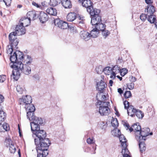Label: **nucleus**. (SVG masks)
Wrapping results in <instances>:
<instances>
[{
	"label": "nucleus",
	"instance_id": "obj_1",
	"mask_svg": "<svg viewBox=\"0 0 157 157\" xmlns=\"http://www.w3.org/2000/svg\"><path fill=\"white\" fill-rule=\"evenodd\" d=\"M33 133L32 136L34 138L35 144L36 145V149H44V148H48L51 144L48 138H46V132L43 130H38Z\"/></svg>",
	"mask_w": 157,
	"mask_h": 157
},
{
	"label": "nucleus",
	"instance_id": "obj_2",
	"mask_svg": "<svg viewBox=\"0 0 157 157\" xmlns=\"http://www.w3.org/2000/svg\"><path fill=\"white\" fill-rule=\"evenodd\" d=\"M12 66L15 69L13 71V78L16 80H17L20 77L21 72L26 75L31 73V66L24 64L21 62L15 63Z\"/></svg>",
	"mask_w": 157,
	"mask_h": 157
},
{
	"label": "nucleus",
	"instance_id": "obj_3",
	"mask_svg": "<svg viewBox=\"0 0 157 157\" xmlns=\"http://www.w3.org/2000/svg\"><path fill=\"white\" fill-rule=\"evenodd\" d=\"M109 102H98L96 105H99V113L101 116L108 115L110 113V111L109 108Z\"/></svg>",
	"mask_w": 157,
	"mask_h": 157
},
{
	"label": "nucleus",
	"instance_id": "obj_4",
	"mask_svg": "<svg viewBox=\"0 0 157 157\" xmlns=\"http://www.w3.org/2000/svg\"><path fill=\"white\" fill-rule=\"evenodd\" d=\"M31 97L28 95L23 96L19 100V103L20 105H25V108L26 107H30L31 105H33L31 104L32 102Z\"/></svg>",
	"mask_w": 157,
	"mask_h": 157
},
{
	"label": "nucleus",
	"instance_id": "obj_5",
	"mask_svg": "<svg viewBox=\"0 0 157 157\" xmlns=\"http://www.w3.org/2000/svg\"><path fill=\"white\" fill-rule=\"evenodd\" d=\"M13 33H11L9 35V40L10 45L12 46V48L16 49H17V46L18 44L19 41L17 38V36L14 35Z\"/></svg>",
	"mask_w": 157,
	"mask_h": 157
},
{
	"label": "nucleus",
	"instance_id": "obj_6",
	"mask_svg": "<svg viewBox=\"0 0 157 157\" xmlns=\"http://www.w3.org/2000/svg\"><path fill=\"white\" fill-rule=\"evenodd\" d=\"M124 108L127 109V112L128 115L132 117H134L136 110V109L134 108L132 105H129V102L125 101L124 102Z\"/></svg>",
	"mask_w": 157,
	"mask_h": 157
},
{
	"label": "nucleus",
	"instance_id": "obj_7",
	"mask_svg": "<svg viewBox=\"0 0 157 157\" xmlns=\"http://www.w3.org/2000/svg\"><path fill=\"white\" fill-rule=\"evenodd\" d=\"M141 127L139 123H136L132 125L131 128H129V131L131 132L132 131L135 132L136 140H138L140 138L139 136L140 135V131Z\"/></svg>",
	"mask_w": 157,
	"mask_h": 157
},
{
	"label": "nucleus",
	"instance_id": "obj_8",
	"mask_svg": "<svg viewBox=\"0 0 157 157\" xmlns=\"http://www.w3.org/2000/svg\"><path fill=\"white\" fill-rule=\"evenodd\" d=\"M27 113V117L29 120L32 121L36 117L34 115V112L35 108L34 105H31L30 107H26L25 109Z\"/></svg>",
	"mask_w": 157,
	"mask_h": 157
},
{
	"label": "nucleus",
	"instance_id": "obj_9",
	"mask_svg": "<svg viewBox=\"0 0 157 157\" xmlns=\"http://www.w3.org/2000/svg\"><path fill=\"white\" fill-rule=\"evenodd\" d=\"M54 23L55 25L61 29H66L68 27V24L66 21L57 19L54 20Z\"/></svg>",
	"mask_w": 157,
	"mask_h": 157
},
{
	"label": "nucleus",
	"instance_id": "obj_10",
	"mask_svg": "<svg viewBox=\"0 0 157 157\" xmlns=\"http://www.w3.org/2000/svg\"><path fill=\"white\" fill-rule=\"evenodd\" d=\"M12 33H14V35L17 36L24 34L25 33V28L23 25L18 24L16 26L15 31Z\"/></svg>",
	"mask_w": 157,
	"mask_h": 157
},
{
	"label": "nucleus",
	"instance_id": "obj_11",
	"mask_svg": "<svg viewBox=\"0 0 157 157\" xmlns=\"http://www.w3.org/2000/svg\"><path fill=\"white\" fill-rule=\"evenodd\" d=\"M39 14V12L33 10L28 12L27 14V16L30 20H34L38 18Z\"/></svg>",
	"mask_w": 157,
	"mask_h": 157
},
{
	"label": "nucleus",
	"instance_id": "obj_12",
	"mask_svg": "<svg viewBox=\"0 0 157 157\" xmlns=\"http://www.w3.org/2000/svg\"><path fill=\"white\" fill-rule=\"evenodd\" d=\"M150 130L149 128H147L141 129L140 131V135L139 136L140 138L138 140L146 139V137L149 135Z\"/></svg>",
	"mask_w": 157,
	"mask_h": 157
},
{
	"label": "nucleus",
	"instance_id": "obj_13",
	"mask_svg": "<svg viewBox=\"0 0 157 157\" xmlns=\"http://www.w3.org/2000/svg\"><path fill=\"white\" fill-rule=\"evenodd\" d=\"M107 84L105 82L102 80H101L99 82H98L96 84V89L97 90L102 92L105 88L106 87Z\"/></svg>",
	"mask_w": 157,
	"mask_h": 157
},
{
	"label": "nucleus",
	"instance_id": "obj_14",
	"mask_svg": "<svg viewBox=\"0 0 157 157\" xmlns=\"http://www.w3.org/2000/svg\"><path fill=\"white\" fill-rule=\"evenodd\" d=\"M48 149L44 148V150L36 149L37 153V157H46L48 153Z\"/></svg>",
	"mask_w": 157,
	"mask_h": 157
},
{
	"label": "nucleus",
	"instance_id": "obj_15",
	"mask_svg": "<svg viewBox=\"0 0 157 157\" xmlns=\"http://www.w3.org/2000/svg\"><path fill=\"white\" fill-rule=\"evenodd\" d=\"M101 21V17L99 15H96L91 17V23L92 25L95 26L97 25L98 23Z\"/></svg>",
	"mask_w": 157,
	"mask_h": 157
},
{
	"label": "nucleus",
	"instance_id": "obj_16",
	"mask_svg": "<svg viewBox=\"0 0 157 157\" xmlns=\"http://www.w3.org/2000/svg\"><path fill=\"white\" fill-rule=\"evenodd\" d=\"M87 12L90 14L91 17L95 16L96 15H99L100 10L96 8H94L93 6L89 8H88L87 10Z\"/></svg>",
	"mask_w": 157,
	"mask_h": 157
},
{
	"label": "nucleus",
	"instance_id": "obj_17",
	"mask_svg": "<svg viewBox=\"0 0 157 157\" xmlns=\"http://www.w3.org/2000/svg\"><path fill=\"white\" fill-rule=\"evenodd\" d=\"M80 36L81 38L85 41L88 40L90 38V33L86 31H81L80 33Z\"/></svg>",
	"mask_w": 157,
	"mask_h": 157
},
{
	"label": "nucleus",
	"instance_id": "obj_18",
	"mask_svg": "<svg viewBox=\"0 0 157 157\" xmlns=\"http://www.w3.org/2000/svg\"><path fill=\"white\" fill-rule=\"evenodd\" d=\"M17 55L16 54V51L13 53V55H11L10 57V60L11 61V63H10V67L13 68V69H15L14 67H13L11 65H13L15 63H18L19 62H21V61H17Z\"/></svg>",
	"mask_w": 157,
	"mask_h": 157
},
{
	"label": "nucleus",
	"instance_id": "obj_19",
	"mask_svg": "<svg viewBox=\"0 0 157 157\" xmlns=\"http://www.w3.org/2000/svg\"><path fill=\"white\" fill-rule=\"evenodd\" d=\"M40 16H38L39 20L42 23H44L47 21L48 17L47 13L43 12H39Z\"/></svg>",
	"mask_w": 157,
	"mask_h": 157
},
{
	"label": "nucleus",
	"instance_id": "obj_20",
	"mask_svg": "<svg viewBox=\"0 0 157 157\" xmlns=\"http://www.w3.org/2000/svg\"><path fill=\"white\" fill-rule=\"evenodd\" d=\"M31 20L28 18L24 17L22 18L20 21V24L23 26L24 27L29 25L30 23Z\"/></svg>",
	"mask_w": 157,
	"mask_h": 157
},
{
	"label": "nucleus",
	"instance_id": "obj_21",
	"mask_svg": "<svg viewBox=\"0 0 157 157\" xmlns=\"http://www.w3.org/2000/svg\"><path fill=\"white\" fill-rule=\"evenodd\" d=\"M145 140L146 139H140L139 140H137L139 142V144L140 151L142 153L144 151L146 148L145 144L144 143Z\"/></svg>",
	"mask_w": 157,
	"mask_h": 157
},
{
	"label": "nucleus",
	"instance_id": "obj_22",
	"mask_svg": "<svg viewBox=\"0 0 157 157\" xmlns=\"http://www.w3.org/2000/svg\"><path fill=\"white\" fill-rule=\"evenodd\" d=\"M118 137H119L120 142L121 143L122 148L127 147L128 145L127 141L124 135L121 134V135Z\"/></svg>",
	"mask_w": 157,
	"mask_h": 157
},
{
	"label": "nucleus",
	"instance_id": "obj_23",
	"mask_svg": "<svg viewBox=\"0 0 157 157\" xmlns=\"http://www.w3.org/2000/svg\"><path fill=\"white\" fill-rule=\"evenodd\" d=\"M155 11L154 7L151 5H148L145 10V12L147 13V15H153Z\"/></svg>",
	"mask_w": 157,
	"mask_h": 157
},
{
	"label": "nucleus",
	"instance_id": "obj_24",
	"mask_svg": "<svg viewBox=\"0 0 157 157\" xmlns=\"http://www.w3.org/2000/svg\"><path fill=\"white\" fill-rule=\"evenodd\" d=\"M82 5L83 7L86 8L87 10L89 7L90 8L93 6V3L90 0H82Z\"/></svg>",
	"mask_w": 157,
	"mask_h": 157
},
{
	"label": "nucleus",
	"instance_id": "obj_25",
	"mask_svg": "<svg viewBox=\"0 0 157 157\" xmlns=\"http://www.w3.org/2000/svg\"><path fill=\"white\" fill-rule=\"evenodd\" d=\"M31 127V130L32 132L33 133L36 132L38 130H40V125L34 123L32 122H31L30 123Z\"/></svg>",
	"mask_w": 157,
	"mask_h": 157
},
{
	"label": "nucleus",
	"instance_id": "obj_26",
	"mask_svg": "<svg viewBox=\"0 0 157 157\" xmlns=\"http://www.w3.org/2000/svg\"><path fill=\"white\" fill-rule=\"evenodd\" d=\"M61 2L63 6L65 8H70L71 7V2L69 0H63Z\"/></svg>",
	"mask_w": 157,
	"mask_h": 157
},
{
	"label": "nucleus",
	"instance_id": "obj_27",
	"mask_svg": "<svg viewBox=\"0 0 157 157\" xmlns=\"http://www.w3.org/2000/svg\"><path fill=\"white\" fill-rule=\"evenodd\" d=\"M124 69L125 71V68H123L121 69L120 67H119L118 65H115L113 67H112V70L113 72H114L116 74L119 73H121V74L122 75V71Z\"/></svg>",
	"mask_w": 157,
	"mask_h": 157
},
{
	"label": "nucleus",
	"instance_id": "obj_28",
	"mask_svg": "<svg viewBox=\"0 0 157 157\" xmlns=\"http://www.w3.org/2000/svg\"><path fill=\"white\" fill-rule=\"evenodd\" d=\"M76 18V14L75 13H69L67 16V20L68 21H72Z\"/></svg>",
	"mask_w": 157,
	"mask_h": 157
},
{
	"label": "nucleus",
	"instance_id": "obj_29",
	"mask_svg": "<svg viewBox=\"0 0 157 157\" xmlns=\"http://www.w3.org/2000/svg\"><path fill=\"white\" fill-rule=\"evenodd\" d=\"M46 12L51 15L56 16L57 14V11L53 8H48L46 10Z\"/></svg>",
	"mask_w": 157,
	"mask_h": 157
},
{
	"label": "nucleus",
	"instance_id": "obj_30",
	"mask_svg": "<svg viewBox=\"0 0 157 157\" xmlns=\"http://www.w3.org/2000/svg\"><path fill=\"white\" fill-rule=\"evenodd\" d=\"M93 29L90 32V37L96 38L98 36V34L99 33V31L96 29L94 27H93Z\"/></svg>",
	"mask_w": 157,
	"mask_h": 157
},
{
	"label": "nucleus",
	"instance_id": "obj_31",
	"mask_svg": "<svg viewBox=\"0 0 157 157\" xmlns=\"http://www.w3.org/2000/svg\"><path fill=\"white\" fill-rule=\"evenodd\" d=\"M105 25L102 24L101 23V22H99V23H98L97 25H96L94 26V27H95L98 31H102L105 29Z\"/></svg>",
	"mask_w": 157,
	"mask_h": 157
},
{
	"label": "nucleus",
	"instance_id": "obj_32",
	"mask_svg": "<svg viewBox=\"0 0 157 157\" xmlns=\"http://www.w3.org/2000/svg\"><path fill=\"white\" fill-rule=\"evenodd\" d=\"M9 129V127L8 124L6 123H4L2 125L1 123H0V131L3 132V130L6 131H7Z\"/></svg>",
	"mask_w": 157,
	"mask_h": 157
},
{
	"label": "nucleus",
	"instance_id": "obj_33",
	"mask_svg": "<svg viewBox=\"0 0 157 157\" xmlns=\"http://www.w3.org/2000/svg\"><path fill=\"white\" fill-rule=\"evenodd\" d=\"M33 61V59L29 55L27 56L26 59L24 61V64H26L27 66L29 65L30 66H31L32 65L31 64V63Z\"/></svg>",
	"mask_w": 157,
	"mask_h": 157
},
{
	"label": "nucleus",
	"instance_id": "obj_34",
	"mask_svg": "<svg viewBox=\"0 0 157 157\" xmlns=\"http://www.w3.org/2000/svg\"><path fill=\"white\" fill-rule=\"evenodd\" d=\"M33 123L41 125L43 124V120L40 117H35L32 120Z\"/></svg>",
	"mask_w": 157,
	"mask_h": 157
},
{
	"label": "nucleus",
	"instance_id": "obj_35",
	"mask_svg": "<svg viewBox=\"0 0 157 157\" xmlns=\"http://www.w3.org/2000/svg\"><path fill=\"white\" fill-rule=\"evenodd\" d=\"M121 153L123 155V157H131L129 155V152L127 147L122 148Z\"/></svg>",
	"mask_w": 157,
	"mask_h": 157
},
{
	"label": "nucleus",
	"instance_id": "obj_36",
	"mask_svg": "<svg viewBox=\"0 0 157 157\" xmlns=\"http://www.w3.org/2000/svg\"><path fill=\"white\" fill-rule=\"evenodd\" d=\"M148 18L147 20L151 23H154L156 20V16L153 15H148Z\"/></svg>",
	"mask_w": 157,
	"mask_h": 157
},
{
	"label": "nucleus",
	"instance_id": "obj_37",
	"mask_svg": "<svg viewBox=\"0 0 157 157\" xmlns=\"http://www.w3.org/2000/svg\"><path fill=\"white\" fill-rule=\"evenodd\" d=\"M16 54H17V61H20L22 60L23 59V55L22 52L19 51H16Z\"/></svg>",
	"mask_w": 157,
	"mask_h": 157
},
{
	"label": "nucleus",
	"instance_id": "obj_38",
	"mask_svg": "<svg viewBox=\"0 0 157 157\" xmlns=\"http://www.w3.org/2000/svg\"><path fill=\"white\" fill-rule=\"evenodd\" d=\"M103 72L106 75H109L113 72L112 67H107L104 68Z\"/></svg>",
	"mask_w": 157,
	"mask_h": 157
},
{
	"label": "nucleus",
	"instance_id": "obj_39",
	"mask_svg": "<svg viewBox=\"0 0 157 157\" xmlns=\"http://www.w3.org/2000/svg\"><path fill=\"white\" fill-rule=\"evenodd\" d=\"M135 115L138 118L142 119L144 116V114L139 109H137Z\"/></svg>",
	"mask_w": 157,
	"mask_h": 157
},
{
	"label": "nucleus",
	"instance_id": "obj_40",
	"mask_svg": "<svg viewBox=\"0 0 157 157\" xmlns=\"http://www.w3.org/2000/svg\"><path fill=\"white\" fill-rule=\"evenodd\" d=\"M112 133L113 136L118 137L121 135V132L119 129L116 128L112 131Z\"/></svg>",
	"mask_w": 157,
	"mask_h": 157
},
{
	"label": "nucleus",
	"instance_id": "obj_41",
	"mask_svg": "<svg viewBox=\"0 0 157 157\" xmlns=\"http://www.w3.org/2000/svg\"><path fill=\"white\" fill-rule=\"evenodd\" d=\"M61 2V0H50V4L51 6H55L60 4Z\"/></svg>",
	"mask_w": 157,
	"mask_h": 157
},
{
	"label": "nucleus",
	"instance_id": "obj_42",
	"mask_svg": "<svg viewBox=\"0 0 157 157\" xmlns=\"http://www.w3.org/2000/svg\"><path fill=\"white\" fill-rule=\"evenodd\" d=\"M6 114L3 110H0V121H3L6 119Z\"/></svg>",
	"mask_w": 157,
	"mask_h": 157
},
{
	"label": "nucleus",
	"instance_id": "obj_43",
	"mask_svg": "<svg viewBox=\"0 0 157 157\" xmlns=\"http://www.w3.org/2000/svg\"><path fill=\"white\" fill-rule=\"evenodd\" d=\"M102 35L104 38L105 39L110 34V32L108 30L105 29L101 31Z\"/></svg>",
	"mask_w": 157,
	"mask_h": 157
},
{
	"label": "nucleus",
	"instance_id": "obj_44",
	"mask_svg": "<svg viewBox=\"0 0 157 157\" xmlns=\"http://www.w3.org/2000/svg\"><path fill=\"white\" fill-rule=\"evenodd\" d=\"M9 151L11 153L14 154L16 150V148L14 146V144H11V145L9 146Z\"/></svg>",
	"mask_w": 157,
	"mask_h": 157
},
{
	"label": "nucleus",
	"instance_id": "obj_45",
	"mask_svg": "<svg viewBox=\"0 0 157 157\" xmlns=\"http://www.w3.org/2000/svg\"><path fill=\"white\" fill-rule=\"evenodd\" d=\"M68 28L70 29L71 32L72 33L74 34L77 33V31L75 27L68 25Z\"/></svg>",
	"mask_w": 157,
	"mask_h": 157
},
{
	"label": "nucleus",
	"instance_id": "obj_46",
	"mask_svg": "<svg viewBox=\"0 0 157 157\" xmlns=\"http://www.w3.org/2000/svg\"><path fill=\"white\" fill-rule=\"evenodd\" d=\"M16 49L14 48H12V46L10 45H9L7 46V53L11 55L12 54L13 50V49Z\"/></svg>",
	"mask_w": 157,
	"mask_h": 157
},
{
	"label": "nucleus",
	"instance_id": "obj_47",
	"mask_svg": "<svg viewBox=\"0 0 157 157\" xmlns=\"http://www.w3.org/2000/svg\"><path fill=\"white\" fill-rule=\"evenodd\" d=\"M111 124L113 126L117 128L118 126L117 120L116 118L113 119L111 121Z\"/></svg>",
	"mask_w": 157,
	"mask_h": 157
},
{
	"label": "nucleus",
	"instance_id": "obj_48",
	"mask_svg": "<svg viewBox=\"0 0 157 157\" xmlns=\"http://www.w3.org/2000/svg\"><path fill=\"white\" fill-rule=\"evenodd\" d=\"M5 142L6 143V146L7 147L10 146L11 144H13V143L11 140V139L9 138H6V140Z\"/></svg>",
	"mask_w": 157,
	"mask_h": 157
},
{
	"label": "nucleus",
	"instance_id": "obj_49",
	"mask_svg": "<svg viewBox=\"0 0 157 157\" xmlns=\"http://www.w3.org/2000/svg\"><path fill=\"white\" fill-rule=\"evenodd\" d=\"M132 94L130 91H126L124 94V96L126 98H128L131 97Z\"/></svg>",
	"mask_w": 157,
	"mask_h": 157
},
{
	"label": "nucleus",
	"instance_id": "obj_50",
	"mask_svg": "<svg viewBox=\"0 0 157 157\" xmlns=\"http://www.w3.org/2000/svg\"><path fill=\"white\" fill-rule=\"evenodd\" d=\"M86 142L89 144H92L95 143V141L94 138H89L87 139Z\"/></svg>",
	"mask_w": 157,
	"mask_h": 157
},
{
	"label": "nucleus",
	"instance_id": "obj_51",
	"mask_svg": "<svg viewBox=\"0 0 157 157\" xmlns=\"http://www.w3.org/2000/svg\"><path fill=\"white\" fill-rule=\"evenodd\" d=\"M146 14L144 13H142L140 16V18L141 21H144L146 19H147V16Z\"/></svg>",
	"mask_w": 157,
	"mask_h": 157
},
{
	"label": "nucleus",
	"instance_id": "obj_52",
	"mask_svg": "<svg viewBox=\"0 0 157 157\" xmlns=\"http://www.w3.org/2000/svg\"><path fill=\"white\" fill-rule=\"evenodd\" d=\"M127 87L130 90H132L134 88V84L133 82L127 84Z\"/></svg>",
	"mask_w": 157,
	"mask_h": 157
},
{
	"label": "nucleus",
	"instance_id": "obj_53",
	"mask_svg": "<svg viewBox=\"0 0 157 157\" xmlns=\"http://www.w3.org/2000/svg\"><path fill=\"white\" fill-rule=\"evenodd\" d=\"M16 89L17 91L20 94H21L23 90V88L20 85L17 86L16 87Z\"/></svg>",
	"mask_w": 157,
	"mask_h": 157
},
{
	"label": "nucleus",
	"instance_id": "obj_54",
	"mask_svg": "<svg viewBox=\"0 0 157 157\" xmlns=\"http://www.w3.org/2000/svg\"><path fill=\"white\" fill-rule=\"evenodd\" d=\"M32 5L33 6L37 8L40 9V8H42V7L40 6V5L38 3L34 1H33L32 2Z\"/></svg>",
	"mask_w": 157,
	"mask_h": 157
},
{
	"label": "nucleus",
	"instance_id": "obj_55",
	"mask_svg": "<svg viewBox=\"0 0 157 157\" xmlns=\"http://www.w3.org/2000/svg\"><path fill=\"white\" fill-rule=\"evenodd\" d=\"M6 78V76L5 75H0V82H3L5 80Z\"/></svg>",
	"mask_w": 157,
	"mask_h": 157
},
{
	"label": "nucleus",
	"instance_id": "obj_56",
	"mask_svg": "<svg viewBox=\"0 0 157 157\" xmlns=\"http://www.w3.org/2000/svg\"><path fill=\"white\" fill-rule=\"evenodd\" d=\"M102 92L101 94V98H100V99L101 100H100L99 101H98V102H100L101 101H105V100L106 98V97L105 95H103L102 94Z\"/></svg>",
	"mask_w": 157,
	"mask_h": 157
},
{
	"label": "nucleus",
	"instance_id": "obj_57",
	"mask_svg": "<svg viewBox=\"0 0 157 157\" xmlns=\"http://www.w3.org/2000/svg\"><path fill=\"white\" fill-rule=\"evenodd\" d=\"M47 2H41V5H40L41 6L42 8H40V9L43 10L44 9L45 7L47 6Z\"/></svg>",
	"mask_w": 157,
	"mask_h": 157
},
{
	"label": "nucleus",
	"instance_id": "obj_58",
	"mask_svg": "<svg viewBox=\"0 0 157 157\" xmlns=\"http://www.w3.org/2000/svg\"><path fill=\"white\" fill-rule=\"evenodd\" d=\"M3 2L7 6H10L11 3V0H3Z\"/></svg>",
	"mask_w": 157,
	"mask_h": 157
},
{
	"label": "nucleus",
	"instance_id": "obj_59",
	"mask_svg": "<svg viewBox=\"0 0 157 157\" xmlns=\"http://www.w3.org/2000/svg\"><path fill=\"white\" fill-rule=\"evenodd\" d=\"M102 92H100L98 93L96 95V99L98 100V101H99L100 100L99 99H100L101 98V94Z\"/></svg>",
	"mask_w": 157,
	"mask_h": 157
},
{
	"label": "nucleus",
	"instance_id": "obj_60",
	"mask_svg": "<svg viewBox=\"0 0 157 157\" xmlns=\"http://www.w3.org/2000/svg\"><path fill=\"white\" fill-rule=\"evenodd\" d=\"M33 77L35 79V80L36 81H39L40 79V77L37 74H35L33 75Z\"/></svg>",
	"mask_w": 157,
	"mask_h": 157
},
{
	"label": "nucleus",
	"instance_id": "obj_61",
	"mask_svg": "<svg viewBox=\"0 0 157 157\" xmlns=\"http://www.w3.org/2000/svg\"><path fill=\"white\" fill-rule=\"evenodd\" d=\"M116 73L114 72H112L110 74V78L113 79H114L116 78Z\"/></svg>",
	"mask_w": 157,
	"mask_h": 157
},
{
	"label": "nucleus",
	"instance_id": "obj_62",
	"mask_svg": "<svg viewBox=\"0 0 157 157\" xmlns=\"http://www.w3.org/2000/svg\"><path fill=\"white\" fill-rule=\"evenodd\" d=\"M136 79V78L135 77L132 76L130 78V80L132 82H135Z\"/></svg>",
	"mask_w": 157,
	"mask_h": 157
},
{
	"label": "nucleus",
	"instance_id": "obj_63",
	"mask_svg": "<svg viewBox=\"0 0 157 157\" xmlns=\"http://www.w3.org/2000/svg\"><path fill=\"white\" fill-rule=\"evenodd\" d=\"M4 100V98L2 95L0 94V104L3 102Z\"/></svg>",
	"mask_w": 157,
	"mask_h": 157
},
{
	"label": "nucleus",
	"instance_id": "obj_64",
	"mask_svg": "<svg viewBox=\"0 0 157 157\" xmlns=\"http://www.w3.org/2000/svg\"><path fill=\"white\" fill-rule=\"evenodd\" d=\"M147 4H150L152 3L151 0H145Z\"/></svg>",
	"mask_w": 157,
	"mask_h": 157
}]
</instances>
